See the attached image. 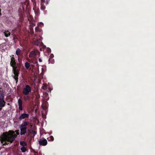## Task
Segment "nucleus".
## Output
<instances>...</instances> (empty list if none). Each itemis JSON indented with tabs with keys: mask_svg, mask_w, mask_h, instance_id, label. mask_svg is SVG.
<instances>
[{
	"mask_svg": "<svg viewBox=\"0 0 155 155\" xmlns=\"http://www.w3.org/2000/svg\"><path fill=\"white\" fill-rule=\"evenodd\" d=\"M15 132L12 130H9L8 132H4L0 140L3 146L8 145L9 143H12L17 137Z\"/></svg>",
	"mask_w": 155,
	"mask_h": 155,
	"instance_id": "1",
	"label": "nucleus"
},
{
	"mask_svg": "<svg viewBox=\"0 0 155 155\" xmlns=\"http://www.w3.org/2000/svg\"><path fill=\"white\" fill-rule=\"evenodd\" d=\"M5 95L3 91L0 90V111L5 106L6 102L4 101Z\"/></svg>",
	"mask_w": 155,
	"mask_h": 155,
	"instance_id": "2",
	"label": "nucleus"
},
{
	"mask_svg": "<svg viewBox=\"0 0 155 155\" xmlns=\"http://www.w3.org/2000/svg\"><path fill=\"white\" fill-rule=\"evenodd\" d=\"M12 68V71L14 74L13 77L15 80L16 83H17L18 80V76H19L20 69L18 68L17 66L13 67Z\"/></svg>",
	"mask_w": 155,
	"mask_h": 155,
	"instance_id": "3",
	"label": "nucleus"
},
{
	"mask_svg": "<svg viewBox=\"0 0 155 155\" xmlns=\"http://www.w3.org/2000/svg\"><path fill=\"white\" fill-rule=\"evenodd\" d=\"M31 91V87L28 85H26L23 88L22 93L25 95H28Z\"/></svg>",
	"mask_w": 155,
	"mask_h": 155,
	"instance_id": "4",
	"label": "nucleus"
},
{
	"mask_svg": "<svg viewBox=\"0 0 155 155\" xmlns=\"http://www.w3.org/2000/svg\"><path fill=\"white\" fill-rule=\"evenodd\" d=\"M40 52L38 50H33L30 53V54L29 55V57L30 58H31L33 57L35 58L38 54L40 55Z\"/></svg>",
	"mask_w": 155,
	"mask_h": 155,
	"instance_id": "5",
	"label": "nucleus"
},
{
	"mask_svg": "<svg viewBox=\"0 0 155 155\" xmlns=\"http://www.w3.org/2000/svg\"><path fill=\"white\" fill-rule=\"evenodd\" d=\"M14 56L13 55L10 56V57H11L10 59V65L12 68L16 67V60Z\"/></svg>",
	"mask_w": 155,
	"mask_h": 155,
	"instance_id": "6",
	"label": "nucleus"
},
{
	"mask_svg": "<svg viewBox=\"0 0 155 155\" xmlns=\"http://www.w3.org/2000/svg\"><path fill=\"white\" fill-rule=\"evenodd\" d=\"M50 0H41V9L42 10H44L45 9V5H47L48 4V2Z\"/></svg>",
	"mask_w": 155,
	"mask_h": 155,
	"instance_id": "7",
	"label": "nucleus"
},
{
	"mask_svg": "<svg viewBox=\"0 0 155 155\" xmlns=\"http://www.w3.org/2000/svg\"><path fill=\"white\" fill-rule=\"evenodd\" d=\"M47 140L44 138L40 139L38 141V143L40 145L42 146H45L47 144Z\"/></svg>",
	"mask_w": 155,
	"mask_h": 155,
	"instance_id": "8",
	"label": "nucleus"
},
{
	"mask_svg": "<svg viewBox=\"0 0 155 155\" xmlns=\"http://www.w3.org/2000/svg\"><path fill=\"white\" fill-rule=\"evenodd\" d=\"M29 114H28L23 113L19 117L18 119L19 120H21L23 119L27 118L29 117Z\"/></svg>",
	"mask_w": 155,
	"mask_h": 155,
	"instance_id": "9",
	"label": "nucleus"
},
{
	"mask_svg": "<svg viewBox=\"0 0 155 155\" xmlns=\"http://www.w3.org/2000/svg\"><path fill=\"white\" fill-rule=\"evenodd\" d=\"M21 130L20 135H25L27 132V127H19Z\"/></svg>",
	"mask_w": 155,
	"mask_h": 155,
	"instance_id": "10",
	"label": "nucleus"
},
{
	"mask_svg": "<svg viewBox=\"0 0 155 155\" xmlns=\"http://www.w3.org/2000/svg\"><path fill=\"white\" fill-rule=\"evenodd\" d=\"M18 104L19 110H23L22 101L21 99L19 98L18 99Z\"/></svg>",
	"mask_w": 155,
	"mask_h": 155,
	"instance_id": "11",
	"label": "nucleus"
},
{
	"mask_svg": "<svg viewBox=\"0 0 155 155\" xmlns=\"http://www.w3.org/2000/svg\"><path fill=\"white\" fill-rule=\"evenodd\" d=\"M22 50H20L19 48H18L16 51V54L17 55L18 58L19 59V57L22 55Z\"/></svg>",
	"mask_w": 155,
	"mask_h": 155,
	"instance_id": "12",
	"label": "nucleus"
},
{
	"mask_svg": "<svg viewBox=\"0 0 155 155\" xmlns=\"http://www.w3.org/2000/svg\"><path fill=\"white\" fill-rule=\"evenodd\" d=\"M28 125V123L27 122L24 121L20 125L19 127H27V126Z\"/></svg>",
	"mask_w": 155,
	"mask_h": 155,
	"instance_id": "13",
	"label": "nucleus"
},
{
	"mask_svg": "<svg viewBox=\"0 0 155 155\" xmlns=\"http://www.w3.org/2000/svg\"><path fill=\"white\" fill-rule=\"evenodd\" d=\"M4 34L5 36L6 37L10 36L11 34L10 32H9L8 31H5L4 32Z\"/></svg>",
	"mask_w": 155,
	"mask_h": 155,
	"instance_id": "14",
	"label": "nucleus"
},
{
	"mask_svg": "<svg viewBox=\"0 0 155 155\" xmlns=\"http://www.w3.org/2000/svg\"><path fill=\"white\" fill-rule=\"evenodd\" d=\"M40 43V40L39 39H37L35 40L34 42V43L35 45L36 46H38Z\"/></svg>",
	"mask_w": 155,
	"mask_h": 155,
	"instance_id": "15",
	"label": "nucleus"
},
{
	"mask_svg": "<svg viewBox=\"0 0 155 155\" xmlns=\"http://www.w3.org/2000/svg\"><path fill=\"white\" fill-rule=\"evenodd\" d=\"M25 67L26 68L28 69L29 68L30 66V64L28 62H26L25 63Z\"/></svg>",
	"mask_w": 155,
	"mask_h": 155,
	"instance_id": "16",
	"label": "nucleus"
},
{
	"mask_svg": "<svg viewBox=\"0 0 155 155\" xmlns=\"http://www.w3.org/2000/svg\"><path fill=\"white\" fill-rule=\"evenodd\" d=\"M23 98L25 101H27L30 100V97L29 96L27 95H25L23 96Z\"/></svg>",
	"mask_w": 155,
	"mask_h": 155,
	"instance_id": "17",
	"label": "nucleus"
},
{
	"mask_svg": "<svg viewBox=\"0 0 155 155\" xmlns=\"http://www.w3.org/2000/svg\"><path fill=\"white\" fill-rule=\"evenodd\" d=\"M20 144L23 147H25L27 145V143L25 141H21L20 143Z\"/></svg>",
	"mask_w": 155,
	"mask_h": 155,
	"instance_id": "18",
	"label": "nucleus"
},
{
	"mask_svg": "<svg viewBox=\"0 0 155 155\" xmlns=\"http://www.w3.org/2000/svg\"><path fill=\"white\" fill-rule=\"evenodd\" d=\"M48 141H53L54 140V138L52 136H51L47 138Z\"/></svg>",
	"mask_w": 155,
	"mask_h": 155,
	"instance_id": "19",
	"label": "nucleus"
},
{
	"mask_svg": "<svg viewBox=\"0 0 155 155\" xmlns=\"http://www.w3.org/2000/svg\"><path fill=\"white\" fill-rule=\"evenodd\" d=\"M21 150L22 152H26V151L27 150L26 148L24 147H21Z\"/></svg>",
	"mask_w": 155,
	"mask_h": 155,
	"instance_id": "20",
	"label": "nucleus"
},
{
	"mask_svg": "<svg viewBox=\"0 0 155 155\" xmlns=\"http://www.w3.org/2000/svg\"><path fill=\"white\" fill-rule=\"evenodd\" d=\"M49 62L50 63L54 64V60L53 58H49Z\"/></svg>",
	"mask_w": 155,
	"mask_h": 155,
	"instance_id": "21",
	"label": "nucleus"
},
{
	"mask_svg": "<svg viewBox=\"0 0 155 155\" xmlns=\"http://www.w3.org/2000/svg\"><path fill=\"white\" fill-rule=\"evenodd\" d=\"M32 63L36 65V66H38V62L37 61V60H33L32 61Z\"/></svg>",
	"mask_w": 155,
	"mask_h": 155,
	"instance_id": "22",
	"label": "nucleus"
},
{
	"mask_svg": "<svg viewBox=\"0 0 155 155\" xmlns=\"http://www.w3.org/2000/svg\"><path fill=\"white\" fill-rule=\"evenodd\" d=\"M54 57V55L53 54H51L49 58H53Z\"/></svg>",
	"mask_w": 155,
	"mask_h": 155,
	"instance_id": "23",
	"label": "nucleus"
},
{
	"mask_svg": "<svg viewBox=\"0 0 155 155\" xmlns=\"http://www.w3.org/2000/svg\"><path fill=\"white\" fill-rule=\"evenodd\" d=\"M18 131H19V130H16L15 131H14L15 132H16V134L17 135H18L19 134V132H18Z\"/></svg>",
	"mask_w": 155,
	"mask_h": 155,
	"instance_id": "24",
	"label": "nucleus"
},
{
	"mask_svg": "<svg viewBox=\"0 0 155 155\" xmlns=\"http://www.w3.org/2000/svg\"><path fill=\"white\" fill-rule=\"evenodd\" d=\"M38 61L39 62H42V60L41 58H39L38 59Z\"/></svg>",
	"mask_w": 155,
	"mask_h": 155,
	"instance_id": "25",
	"label": "nucleus"
},
{
	"mask_svg": "<svg viewBox=\"0 0 155 155\" xmlns=\"http://www.w3.org/2000/svg\"><path fill=\"white\" fill-rule=\"evenodd\" d=\"M7 85H8V84H4V87H5V86H6V87L7 86Z\"/></svg>",
	"mask_w": 155,
	"mask_h": 155,
	"instance_id": "26",
	"label": "nucleus"
},
{
	"mask_svg": "<svg viewBox=\"0 0 155 155\" xmlns=\"http://www.w3.org/2000/svg\"><path fill=\"white\" fill-rule=\"evenodd\" d=\"M1 12V9L0 8V16H1L2 15Z\"/></svg>",
	"mask_w": 155,
	"mask_h": 155,
	"instance_id": "27",
	"label": "nucleus"
},
{
	"mask_svg": "<svg viewBox=\"0 0 155 155\" xmlns=\"http://www.w3.org/2000/svg\"><path fill=\"white\" fill-rule=\"evenodd\" d=\"M38 27H37V28H35V30L36 31H37L38 30Z\"/></svg>",
	"mask_w": 155,
	"mask_h": 155,
	"instance_id": "28",
	"label": "nucleus"
},
{
	"mask_svg": "<svg viewBox=\"0 0 155 155\" xmlns=\"http://www.w3.org/2000/svg\"><path fill=\"white\" fill-rule=\"evenodd\" d=\"M7 105H10V104L9 103H8L7 104Z\"/></svg>",
	"mask_w": 155,
	"mask_h": 155,
	"instance_id": "29",
	"label": "nucleus"
},
{
	"mask_svg": "<svg viewBox=\"0 0 155 155\" xmlns=\"http://www.w3.org/2000/svg\"><path fill=\"white\" fill-rule=\"evenodd\" d=\"M38 153V152H35V153Z\"/></svg>",
	"mask_w": 155,
	"mask_h": 155,
	"instance_id": "30",
	"label": "nucleus"
}]
</instances>
